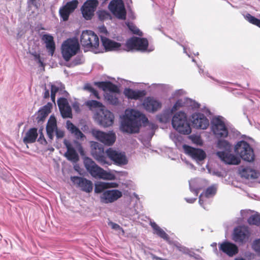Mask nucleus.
Here are the masks:
<instances>
[{"instance_id": "nucleus-1", "label": "nucleus", "mask_w": 260, "mask_h": 260, "mask_svg": "<svg viewBox=\"0 0 260 260\" xmlns=\"http://www.w3.org/2000/svg\"><path fill=\"white\" fill-rule=\"evenodd\" d=\"M148 122V118L140 112L134 109L126 110L121 128L123 132L127 133H138L142 124L146 125Z\"/></svg>"}, {"instance_id": "nucleus-2", "label": "nucleus", "mask_w": 260, "mask_h": 260, "mask_svg": "<svg viewBox=\"0 0 260 260\" xmlns=\"http://www.w3.org/2000/svg\"><path fill=\"white\" fill-rule=\"evenodd\" d=\"M83 162L85 168L93 177L108 180L115 179L114 174L104 170L96 165L91 158L85 157Z\"/></svg>"}, {"instance_id": "nucleus-3", "label": "nucleus", "mask_w": 260, "mask_h": 260, "mask_svg": "<svg viewBox=\"0 0 260 260\" xmlns=\"http://www.w3.org/2000/svg\"><path fill=\"white\" fill-rule=\"evenodd\" d=\"M172 124L180 134L189 135L191 132L190 124L187 119V115L184 112L179 111L173 116Z\"/></svg>"}, {"instance_id": "nucleus-4", "label": "nucleus", "mask_w": 260, "mask_h": 260, "mask_svg": "<svg viewBox=\"0 0 260 260\" xmlns=\"http://www.w3.org/2000/svg\"><path fill=\"white\" fill-rule=\"evenodd\" d=\"M80 49L78 40L76 38H69L61 45V53L63 59L68 61L75 55Z\"/></svg>"}, {"instance_id": "nucleus-5", "label": "nucleus", "mask_w": 260, "mask_h": 260, "mask_svg": "<svg viewBox=\"0 0 260 260\" xmlns=\"http://www.w3.org/2000/svg\"><path fill=\"white\" fill-rule=\"evenodd\" d=\"M234 150L236 154L239 155L244 160L252 162L254 160L253 150L246 141L238 142L235 146Z\"/></svg>"}, {"instance_id": "nucleus-6", "label": "nucleus", "mask_w": 260, "mask_h": 260, "mask_svg": "<svg viewBox=\"0 0 260 260\" xmlns=\"http://www.w3.org/2000/svg\"><path fill=\"white\" fill-rule=\"evenodd\" d=\"M80 43L84 47L96 49L99 46V39L93 31L86 30L82 32Z\"/></svg>"}, {"instance_id": "nucleus-7", "label": "nucleus", "mask_w": 260, "mask_h": 260, "mask_svg": "<svg viewBox=\"0 0 260 260\" xmlns=\"http://www.w3.org/2000/svg\"><path fill=\"white\" fill-rule=\"evenodd\" d=\"M91 153L93 157L101 165H110L107 160L106 152L103 146L98 142H93L91 145Z\"/></svg>"}, {"instance_id": "nucleus-8", "label": "nucleus", "mask_w": 260, "mask_h": 260, "mask_svg": "<svg viewBox=\"0 0 260 260\" xmlns=\"http://www.w3.org/2000/svg\"><path fill=\"white\" fill-rule=\"evenodd\" d=\"M148 46V42L145 38H140L133 37L127 40L125 46L127 51L134 49L137 50L145 51Z\"/></svg>"}, {"instance_id": "nucleus-9", "label": "nucleus", "mask_w": 260, "mask_h": 260, "mask_svg": "<svg viewBox=\"0 0 260 260\" xmlns=\"http://www.w3.org/2000/svg\"><path fill=\"white\" fill-rule=\"evenodd\" d=\"M91 134L97 140L107 146L112 145L116 140V135L112 132L107 133L93 129L91 131Z\"/></svg>"}, {"instance_id": "nucleus-10", "label": "nucleus", "mask_w": 260, "mask_h": 260, "mask_svg": "<svg viewBox=\"0 0 260 260\" xmlns=\"http://www.w3.org/2000/svg\"><path fill=\"white\" fill-rule=\"evenodd\" d=\"M212 123L213 132L216 137L226 138L228 137L229 134L228 128L220 117L213 118Z\"/></svg>"}, {"instance_id": "nucleus-11", "label": "nucleus", "mask_w": 260, "mask_h": 260, "mask_svg": "<svg viewBox=\"0 0 260 260\" xmlns=\"http://www.w3.org/2000/svg\"><path fill=\"white\" fill-rule=\"evenodd\" d=\"M109 9L117 18L125 19L126 13L122 0H112L109 5Z\"/></svg>"}, {"instance_id": "nucleus-12", "label": "nucleus", "mask_w": 260, "mask_h": 260, "mask_svg": "<svg viewBox=\"0 0 260 260\" xmlns=\"http://www.w3.org/2000/svg\"><path fill=\"white\" fill-rule=\"evenodd\" d=\"M107 156L117 166L124 165L127 164V159L124 152L117 151L111 148L106 151Z\"/></svg>"}, {"instance_id": "nucleus-13", "label": "nucleus", "mask_w": 260, "mask_h": 260, "mask_svg": "<svg viewBox=\"0 0 260 260\" xmlns=\"http://www.w3.org/2000/svg\"><path fill=\"white\" fill-rule=\"evenodd\" d=\"M96 118L100 125L106 127L113 124L114 116L110 111L101 109L97 113Z\"/></svg>"}, {"instance_id": "nucleus-14", "label": "nucleus", "mask_w": 260, "mask_h": 260, "mask_svg": "<svg viewBox=\"0 0 260 260\" xmlns=\"http://www.w3.org/2000/svg\"><path fill=\"white\" fill-rule=\"evenodd\" d=\"M78 4V0H72L67 2L65 5L61 7L59 10V14L60 18L63 21H68L70 15L77 8Z\"/></svg>"}, {"instance_id": "nucleus-15", "label": "nucleus", "mask_w": 260, "mask_h": 260, "mask_svg": "<svg viewBox=\"0 0 260 260\" xmlns=\"http://www.w3.org/2000/svg\"><path fill=\"white\" fill-rule=\"evenodd\" d=\"M71 180L82 191L87 193H90L92 191L93 183L91 181L79 176L71 177Z\"/></svg>"}, {"instance_id": "nucleus-16", "label": "nucleus", "mask_w": 260, "mask_h": 260, "mask_svg": "<svg viewBox=\"0 0 260 260\" xmlns=\"http://www.w3.org/2000/svg\"><path fill=\"white\" fill-rule=\"evenodd\" d=\"M98 5V0H87L81 8L83 17L86 20L91 19Z\"/></svg>"}, {"instance_id": "nucleus-17", "label": "nucleus", "mask_w": 260, "mask_h": 260, "mask_svg": "<svg viewBox=\"0 0 260 260\" xmlns=\"http://www.w3.org/2000/svg\"><path fill=\"white\" fill-rule=\"evenodd\" d=\"M193 126L198 129H206L209 125L208 118L202 113H196L192 115Z\"/></svg>"}, {"instance_id": "nucleus-18", "label": "nucleus", "mask_w": 260, "mask_h": 260, "mask_svg": "<svg viewBox=\"0 0 260 260\" xmlns=\"http://www.w3.org/2000/svg\"><path fill=\"white\" fill-rule=\"evenodd\" d=\"M183 149L186 154L197 161H202L206 157L205 152L201 149L195 148L186 145H183Z\"/></svg>"}, {"instance_id": "nucleus-19", "label": "nucleus", "mask_w": 260, "mask_h": 260, "mask_svg": "<svg viewBox=\"0 0 260 260\" xmlns=\"http://www.w3.org/2000/svg\"><path fill=\"white\" fill-rule=\"evenodd\" d=\"M122 196L121 191L117 189L109 190L104 191L101 198V202L103 203H111Z\"/></svg>"}, {"instance_id": "nucleus-20", "label": "nucleus", "mask_w": 260, "mask_h": 260, "mask_svg": "<svg viewBox=\"0 0 260 260\" xmlns=\"http://www.w3.org/2000/svg\"><path fill=\"white\" fill-rule=\"evenodd\" d=\"M57 104L62 117L64 118H72V109L67 99L60 98L57 100Z\"/></svg>"}, {"instance_id": "nucleus-21", "label": "nucleus", "mask_w": 260, "mask_h": 260, "mask_svg": "<svg viewBox=\"0 0 260 260\" xmlns=\"http://www.w3.org/2000/svg\"><path fill=\"white\" fill-rule=\"evenodd\" d=\"M248 238V231L241 226L236 228L233 234V240L238 243H243Z\"/></svg>"}, {"instance_id": "nucleus-22", "label": "nucleus", "mask_w": 260, "mask_h": 260, "mask_svg": "<svg viewBox=\"0 0 260 260\" xmlns=\"http://www.w3.org/2000/svg\"><path fill=\"white\" fill-rule=\"evenodd\" d=\"M230 152V151H218L216 155L226 164L238 165L240 162V159Z\"/></svg>"}, {"instance_id": "nucleus-23", "label": "nucleus", "mask_w": 260, "mask_h": 260, "mask_svg": "<svg viewBox=\"0 0 260 260\" xmlns=\"http://www.w3.org/2000/svg\"><path fill=\"white\" fill-rule=\"evenodd\" d=\"M219 250L230 256H233L238 252V247L229 242H224L219 244Z\"/></svg>"}, {"instance_id": "nucleus-24", "label": "nucleus", "mask_w": 260, "mask_h": 260, "mask_svg": "<svg viewBox=\"0 0 260 260\" xmlns=\"http://www.w3.org/2000/svg\"><path fill=\"white\" fill-rule=\"evenodd\" d=\"M143 106L147 111L154 112L161 108V104L153 98L147 97L143 103Z\"/></svg>"}, {"instance_id": "nucleus-25", "label": "nucleus", "mask_w": 260, "mask_h": 260, "mask_svg": "<svg viewBox=\"0 0 260 260\" xmlns=\"http://www.w3.org/2000/svg\"><path fill=\"white\" fill-rule=\"evenodd\" d=\"M63 143L66 146L67 151L64 154L65 157L73 162H77L79 160V156L72 144L67 140H64Z\"/></svg>"}, {"instance_id": "nucleus-26", "label": "nucleus", "mask_w": 260, "mask_h": 260, "mask_svg": "<svg viewBox=\"0 0 260 260\" xmlns=\"http://www.w3.org/2000/svg\"><path fill=\"white\" fill-rule=\"evenodd\" d=\"M123 93L128 99L137 100L143 98L146 94L145 90H135L129 88L124 89Z\"/></svg>"}, {"instance_id": "nucleus-27", "label": "nucleus", "mask_w": 260, "mask_h": 260, "mask_svg": "<svg viewBox=\"0 0 260 260\" xmlns=\"http://www.w3.org/2000/svg\"><path fill=\"white\" fill-rule=\"evenodd\" d=\"M42 40L45 43L49 54L53 56L55 50V44L53 36L50 34H45L42 36Z\"/></svg>"}, {"instance_id": "nucleus-28", "label": "nucleus", "mask_w": 260, "mask_h": 260, "mask_svg": "<svg viewBox=\"0 0 260 260\" xmlns=\"http://www.w3.org/2000/svg\"><path fill=\"white\" fill-rule=\"evenodd\" d=\"M95 84L105 91L108 90L114 93L119 92L117 86L110 81L98 82H95Z\"/></svg>"}, {"instance_id": "nucleus-29", "label": "nucleus", "mask_w": 260, "mask_h": 260, "mask_svg": "<svg viewBox=\"0 0 260 260\" xmlns=\"http://www.w3.org/2000/svg\"><path fill=\"white\" fill-rule=\"evenodd\" d=\"M51 108L52 104L48 103L38 111L36 118L38 123L43 122L45 120L48 114L51 112Z\"/></svg>"}, {"instance_id": "nucleus-30", "label": "nucleus", "mask_w": 260, "mask_h": 260, "mask_svg": "<svg viewBox=\"0 0 260 260\" xmlns=\"http://www.w3.org/2000/svg\"><path fill=\"white\" fill-rule=\"evenodd\" d=\"M56 120L54 116H51L48 121L46 126L47 134L50 140H53L54 133L57 129Z\"/></svg>"}, {"instance_id": "nucleus-31", "label": "nucleus", "mask_w": 260, "mask_h": 260, "mask_svg": "<svg viewBox=\"0 0 260 260\" xmlns=\"http://www.w3.org/2000/svg\"><path fill=\"white\" fill-rule=\"evenodd\" d=\"M101 40L106 50H118L121 47L120 43L111 40L106 37H102Z\"/></svg>"}, {"instance_id": "nucleus-32", "label": "nucleus", "mask_w": 260, "mask_h": 260, "mask_svg": "<svg viewBox=\"0 0 260 260\" xmlns=\"http://www.w3.org/2000/svg\"><path fill=\"white\" fill-rule=\"evenodd\" d=\"M240 174L242 178L245 179H257L259 176V174L254 170L250 168L246 167L243 168L240 171Z\"/></svg>"}, {"instance_id": "nucleus-33", "label": "nucleus", "mask_w": 260, "mask_h": 260, "mask_svg": "<svg viewBox=\"0 0 260 260\" xmlns=\"http://www.w3.org/2000/svg\"><path fill=\"white\" fill-rule=\"evenodd\" d=\"M67 128L68 130L74 136L76 139L79 140L82 139L84 137H85L83 133L78 128L77 126H76L72 122L68 120L67 122Z\"/></svg>"}, {"instance_id": "nucleus-34", "label": "nucleus", "mask_w": 260, "mask_h": 260, "mask_svg": "<svg viewBox=\"0 0 260 260\" xmlns=\"http://www.w3.org/2000/svg\"><path fill=\"white\" fill-rule=\"evenodd\" d=\"M38 136L37 129L35 127L31 128L26 133L25 136L23 139V141L25 144L34 143L36 141Z\"/></svg>"}, {"instance_id": "nucleus-35", "label": "nucleus", "mask_w": 260, "mask_h": 260, "mask_svg": "<svg viewBox=\"0 0 260 260\" xmlns=\"http://www.w3.org/2000/svg\"><path fill=\"white\" fill-rule=\"evenodd\" d=\"M117 186L118 184L116 183L100 182L95 185L94 191L95 193H99L102 192L105 189L117 187Z\"/></svg>"}, {"instance_id": "nucleus-36", "label": "nucleus", "mask_w": 260, "mask_h": 260, "mask_svg": "<svg viewBox=\"0 0 260 260\" xmlns=\"http://www.w3.org/2000/svg\"><path fill=\"white\" fill-rule=\"evenodd\" d=\"M150 225L152 228L153 230H154V234H156L159 237L165 240H168L169 239L168 234L162 229H161L155 222H151Z\"/></svg>"}, {"instance_id": "nucleus-37", "label": "nucleus", "mask_w": 260, "mask_h": 260, "mask_svg": "<svg viewBox=\"0 0 260 260\" xmlns=\"http://www.w3.org/2000/svg\"><path fill=\"white\" fill-rule=\"evenodd\" d=\"M217 146L218 148L224 150V151H231L232 149L231 144L225 140H219Z\"/></svg>"}, {"instance_id": "nucleus-38", "label": "nucleus", "mask_w": 260, "mask_h": 260, "mask_svg": "<svg viewBox=\"0 0 260 260\" xmlns=\"http://www.w3.org/2000/svg\"><path fill=\"white\" fill-rule=\"evenodd\" d=\"M247 221L249 224L259 226L260 225V215H252L249 217Z\"/></svg>"}, {"instance_id": "nucleus-39", "label": "nucleus", "mask_w": 260, "mask_h": 260, "mask_svg": "<svg viewBox=\"0 0 260 260\" xmlns=\"http://www.w3.org/2000/svg\"><path fill=\"white\" fill-rule=\"evenodd\" d=\"M86 105L90 109L99 108L100 109V110L101 109H104L103 104L101 102L95 100H90L87 101L86 103Z\"/></svg>"}, {"instance_id": "nucleus-40", "label": "nucleus", "mask_w": 260, "mask_h": 260, "mask_svg": "<svg viewBox=\"0 0 260 260\" xmlns=\"http://www.w3.org/2000/svg\"><path fill=\"white\" fill-rule=\"evenodd\" d=\"M216 192V188L213 186L208 187L203 193V195L206 198H209L215 194Z\"/></svg>"}, {"instance_id": "nucleus-41", "label": "nucleus", "mask_w": 260, "mask_h": 260, "mask_svg": "<svg viewBox=\"0 0 260 260\" xmlns=\"http://www.w3.org/2000/svg\"><path fill=\"white\" fill-rule=\"evenodd\" d=\"M106 98L108 101V102L112 105H117L119 103L118 99L115 95H114L112 93L107 94Z\"/></svg>"}, {"instance_id": "nucleus-42", "label": "nucleus", "mask_w": 260, "mask_h": 260, "mask_svg": "<svg viewBox=\"0 0 260 260\" xmlns=\"http://www.w3.org/2000/svg\"><path fill=\"white\" fill-rule=\"evenodd\" d=\"M246 18L250 23L260 27V19L256 18L249 14L246 15Z\"/></svg>"}, {"instance_id": "nucleus-43", "label": "nucleus", "mask_w": 260, "mask_h": 260, "mask_svg": "<svg viewBox=\"0 0 260 260\" xmlns=\"http://www.w3.org/2000/svg\"><path fill=\"white\" fill-rule=\"evenodd\" d=\"M98 16L100 20L104 21L106 19L111 18L110 14L106 11H101L98 13Z\"/></svg>"}, {"instance_id": "nucleus-44", "label": "nucleus", "mask_w": 260, "mask_h": 260, "mask_svg": "<svg viewBox=\"0 0 260 260\" xmlns=\"http://www.w3.org/2000/svg\"><path fill=\"white\" fill-rule=\"evenodd\" d=\"M184 105V103L182 100H179L176 101L174 106L171 109V112L174 113L178 110L180 108L182 107Z\"/></svg>"}, {"instance_id": "nucleus-45", "label": "nucleus", "mask_w": 260, "mask_h": 260, "mask_svg": "<svg viewBox=\"0 0 260 260\" xmlns=\"http://www.w3.org/2000/svg\"><path fill=\"white\" fill-rule=\"evenodd\" d=\"M252 248L258 254L260 255V239L255 240L253 242Z\"/></svg>"}, {"instance_id": "nucleus-46", "label": "nucleus", "mask_w": 260, "mask_h": 260, "mask_svg": "<svg viewBox=\"0 0 260 260\" xmlns=\"http://www.w3.org/2000/svg\"><path fill=\"white\" fill-rule=\"evenodd\" d=\"M190 137L192 141L194 143L200 145L202 144L203 142L200 136L197 135H192Z\"/></svg>"}, {"instance_id": "nucleus-47", "label": "nucleus", "mask_w": 260, "mask_h": 260, "mask_svg": "<svg viewBox=\"0 0 260 260\" xmlns=\"http://www.w3.org/2000/svg\"><path fill=\"white\" fill-rule=\"evenodd\" d=\"M55 135L57 139H62L64 136V132L63 131L57 128L55 131Z\"/></svg>"}, {"instance_id": "nucleus-48", "label": "nucleus", "mask_w": 260, "mask_h": 260, "mask_svg": "<svg viewBox=\"0 0 260 260\" xmlns=\"http://www.w3.org/2000/svg\"><path fill=\"white\" fill-rule=\"evenodd\" d=\"M38 141L39 143H40L41 144H44V145H46L47 143V141L46 140V139L44 136V135L42 133H40L39 138L38 140Z\"/></svg>"}, {"instance_id": "nucleus-49", "label": "nucleus", "mask_w": 260, "mask_h": 260, "mask_svg": "<svg viewBox=\"0 0 260 260\" xmlns=\"http://www.w3.org/2000/svg\"><path fill=\"white\" fill-rule=\"evenodd\" d=\"M31 55L34 56L35 60H38L39 63H41V64H43V62L41 61V59L40 58V54L37 53L36 52H34V53H32Z\"/></svg>"}, {"instance_id": "nucleus-50", "label": "nucleus", "mask_w": 260, "mask_h": 260, "mask_svg": "<svg viewBox=\"0 0 260 260\" xmlns=\"http://www.w3.org/2000/svg\"><path fill=\"white\" fill-rule=\"evenodd\" d=\"M59 88L57 86L53 84L51 85V94H56Z\"/></svg>"}, {"instance_id": "nucleus-51", "label": "nucleus", "mask_w": 260, "mask_h": 260, "mask_svg": "<svg viewBox=\"0 0 260 260\" xmlns=\"http://www.w3.org/2000/svg\"><path fill=\"white\" fill-rule=\"evenodd\" d=\"M128 28L134 34L139 35V29L133 25H128Z\"/></svg>"}, {"instance_id": "nucleus-52", "label": "nucleus", "mask_w": 260, "mask_h": 260, "mask_svg": "<svg viewBox=\"0 0 260 260\" xmlns=\"http://www.w3.org/2000/svg\"><path fill=\"white\" fill-rule=\"evenodd\" d=\"M128 28L134 34L139 35V29L133 25H128Z\"/></svg>"}, {"instance_id": "nucleus-53", "label": "nucleus", "mask_w": 260, "mask_h": 260, "mask_svg": "<svg viewBox=\"0 0 260 260\" xmlns=\"http://www.w3.org/2000/svg\"><path fill=\"white\" fill-rule=\"evenodd\" d=\"M93 88L91 86L89 83H86L83 87V89L85 90H88L89 92L92 91L93 90Z\"/></svg>"}, {"instance_id": "nucleus-54", "label": "nucleus", "mask_w": 260, "mask_h": 260, "mask_svg": "<svg viewBox=\"0 0 260 260\" xmlns=\"http://www.w3.org/2000/svg\"><path fill=\"white\" fill-rule=\"evenodd\" d=\"M90 92L92 93L94 97L97 99H100L98 92L94 88L93 89V90H92V91Z\"/></svg>"}, {"instance_id": "nucleus-55", "label": "nucleus", "mask_w": 260, "mask_h": 260, "mask_svg": "<svg viewBox=\"0 0 260 260\" xmlns=\"http://www.w3.org/2000/svg\"><path fill=\"white\" fill-rule=\"evenodd\" d=\"M49 90L46 88V87L45 88V92L44 93V99H47L49 97Z\"/></svg>"}, {"instance_id": "nucleus-56", "label": "nucleus", "mask_w": 260, "mask_h": 260, "mask_svg": "<svg viewBox=\"0 0 260 260\" xmlns=\"http://www.w3.org/2000/svg\"><path fill=\"white\" fill-rule=\"evenodd\" d=\"M112 228L115 230H122V229L117 223H112Z\"/></svg>"}, {"instance_id": "nucleus-57", "label": "nucleus", "mask_w": 260, "mask_h": 260, "mask_svg": "<svg viewBox=\"0 0 260 260\" xmlns=\"http://www.w3.org/2000/svg\"><path fill=\"white\" fill-rule=\"evenodd\" d=\"M78 145H79L78 150H79L80 153L81 154V155H83L84 153L83 149L80 144H78Z\"/></svg>"}, {"instance_id": "nucleus-58", "label": "nucleus", "mask_w": 260, "mask_h": 260, "mask_svg": "<svg viewBox=\"0 0 260 260\" xmlns=\"http://www.w3.org/2000/svg\"><path fill=\"white\" fill-rule=\"evenodd\" d=\"M203 196V193H202L200 194V197H199V202L201 206H203V201L202 199V197Z\"/></svg>"}, {"instance_id": "nucleus-59", "label": "nucleus", "mask_w": 260, "mask_h": 260, "mask_svg": "<svg viewBox=\"0 0 260 260\" xmlns=\"http://www.w3.org/2000/svg\"><path fill=\"white\" fill-rule=\"evenodd\" d=\"M196 200V199H186V201L189 203H193Z\"/></svg>"}, {"instance_id": "nucleus-60", "label": "nucleus", "mask_w": 260, "mask_h": 260, "mask_svg": "<svg viewBox=\"0 0 260 260\" xmlns=\"http://www.w3.org/2000/svg\"><path fill=\"white\" fill-rule=\"evenodd\" d=\"M51 99L52 102H55V94H51Z\"/></svg>"}, {"instance_id": "nucleus-61", "label": "nucleus", "mask_w": 260, "mask_h": 260, "mask_svg": "<svg viewBox=\"0 0 260 260\" xmlns=\"http://www.w3.org/2000/svg\"><path fill=\"white\" fill-rule=\"evenodd\" d=\"M32 4H34L36 2V0H28Z\"/></svg>"}, {"instance_id": "nucleus-62", "label": "nucleus", "mask_w": 260, "mask_h": 260, "mask_svg": "<svg viewBox=\"0 0 260 260\" xmlns=\"http://www.w3.org/2000/svg\"><path fill=\"white\" fill-rule=\"evenodd\" d=\"M185 249V247H180L179 250L180 251H183V250H184Z\"/></svg>"}, {"instance_id": "nucleus-63", "label": "nucleus", "mask_w": 260, "mask_h": 260, "mask_svg": "<svg viewBox=\"0 0 260 260\" xmlns=\"http://www.w3.org/2000/svg\"><path fill=\"white\" fill-rule=\"evenodd\" d=\"M236 260H245V259L242 258H239V259H236Z\"/></svg>"}]
</instances>
